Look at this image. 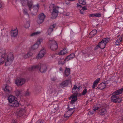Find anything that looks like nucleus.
Instances as JSON below:
<instances>
[{
	"instance_id": "e433bc0d",
	"label": "nucleus",
	"mask_w": 123,
	"mask_h": 123,
	"mask_svg": "<svg viewBox=\"0 0 123 123\" xmlns=\"http://www.w3.org/2000/svg\"><path fill=\"white\" fill-rule=\"evenodd\" d=\"M30 26V23L29 22H27L24 25V27L26 28H28Z\"/></svg>"
},
{
	"instance_id": "e2e57ef3",
	"label": "nucleus",
	"mask_w": 123,
	"mask_h": 123,
	"mask_svg": "<svg viewBox=\"0 0 123 123\" xmlns=\"http://www.w3.org/2000/svg\"><path fill=\"white\" fill-rule=\"evenodd\" d=\"M79 6H81V5H79L78 4V5H77V7H78Z\"/></svg>"
},
{
	"instance_id": "5701e85b",
	"label": "nucleus",
	"mask_w": 123,
	"mask_h": 123,
	"mask_svg": "<svg viewBox=\"0 0 123 123\" xmlns=\"http://www.w3.org/2000/svg\"><path fill=\"white\" fill-rule=\"evenodd\" d=\"M8 100L10 103L9 104H10L15 100V97L12 95L10 96L8 98Z\"/></svg>"
},
{
	"instance_id": "79ce46f5",
	"label": "nucleus",
	"mask_w": 123,
	"mask_h": 123,
	"mask_svg": "<svg viewBox=\"0 0 123 123\" xmlns=\"http://www.w3.org/2000/svg\"><path fill=\"white\" fill-rule=\"evenodd\" d=\"M44 121L43 120L40 119L38 120L36 123H43Z\"/></svg>"
},
{
	"instance_id": "a878e982",
	"label": "nucleus",
	"mask_w": 123,
	"mask_h": 123,
	"mask_svg": "<svg viewBox=\"0 0 123 123\" xmlns=\"http://www.w3.org/2000/svg\"><path fill=\"white\" fill-rule=\"evenodd\" d=\"M97 31L96 30H92L90 33L89 37L91 38L94 36L97 33Z\"/></svg>"
},
{
	"instance_id": "4be33fe9",
	"label": "nucleus",
	"mask_w": 123,
	"mask_h": 123,
	"mask_svg": "<svg viewBox=\"0 0 123 123\" xmlns=\"http://www.w3.org/2000/svg\"><path fill=\"white\" fill-rule=\"evenodd\" d=\"M19 104L17 100H15L11 104H9V105L11 106H12L14 107H17L18 106Z\"/></svg>"
},
{
	"instance_id": "4c0bfd02",
	"label": "nucleus",
	"mask_w": 123,
	"mask_h": 123,
	"mask_svg": "<svg viewBox=\"0 0 123 123\" xmlns=\"http://www.w3.org/2000/svg\"><path fill=\"white\" fill-rule=\"evenodd\" d=\"M109 40L110 39L108 38H106L103 39L102 41L106 44V43L109 42Z\"/></svg>"
},
{
	"instance_id": "1a4fd4ad",
	"label": "nucleus",
	"mask_w": 123,
	"mask_h": 123,
	"mask_svg": "<svg viewBox=\"0 0 123 123\" xmlns=\"http://www.w3.org/2000/svg\"><path fill=\"white\" fill-rule=\"evenodd\" d=\"M25 112L24 109L19 108L17 110L16 114L18 117H20L23 116Z\"/></svg>"
},
{
	"instance_id": "39448f33",
	"label": "nucleus",
	"mask_w": 123,
	"mask_h": 123,
	"mask_svg": "<svg viewBox=\"0 0 123 123\" xmlns=\"http://www.w3.org/2000/svg\"><path fill=\"white\" fill-rule=\"evenodd\" d=\"M26 81L23 78L17 79L15 81L16 84L18 86H21L24 84Z\"/></svg>"
},
{
	"instance_id": "69168bd1",
	"label": "nucleus",
	"mask_w": 123,
	"mask_h": 123,
	"mask_svg": "<svg viewBox=\"0 0 123 123\" xmlns=\"http://www.w3.org/2000/svg\"><path fill=\"white\" fill-rule=\"evenodd\" d=\"M2 5L0 3V8L2 7Z\"/></svg>"
},
{
	"instance_id": "a211bd4d",
	"label": "nucleus",
	"mask_w": 123,
	"mask_h": 123,
	"mask_svg": "<svg viewBox=\"0 0 123 123\" xmlns=\"http://www.w3.org/2000/svg\"><path fill=\"white\" fill-rule=\"evenodd\" d=\"M59 109V106L57 104H54L53 105L51 111L53 113H55Z\"/></svg>"
},
{
	"instance_id": "f257e3e1",
	"label": "nucleus",
	"mask_w": 123,
	"mask_h": 123,
	"mask_svg": "<svg viewBox=\"0 0 123 123\" xmlns=\"http://www.w3.org/2000/svg\"><path fill=\"white\" fill-rule=\"evenodd\" d=\"M13 59L14 57L12 53H10L7 55L5 53L4 50H0V64H3L5 62L6 65H9Z\"/></svg>"
},
{
	"instance_id": "473e14b6",
	"label": "nucleus",
	"mask_w": 123,
	"mask_h": 123,
	"mask_svg": "<svg viewBox=\"0 0 123 123\" xmlns=\"http://www.w3.org/2000/svg\"><path fill=\"white\" fill-rule=\"evenodd\" d=\"M56 92V91L55 89L51 88V93L53 95H55Z\"/></svg>"
},
{
	"instance_id": "bb28decb",
	"label": "nucleus",
	"mask_w": 123,
	"mask_h": 123,
	"mask_svg": "<svg viewBox=\"0 0 123 123\" xmlns=\"http://www.w3.org/2000/svg\"><path fill=\"white\" fill-rule=\"evenodd\" d=\"M98 88L100 90H102L105 88V85L104 82H102L99 84L98 86Z\"/></svg>"
},
{
	"instance_id": "2f4dec72",
	"label": "nucleus",
	"mask_w": 123,
	"mask_h": 123,
	"mask_svg": "<svg viewBox=\"0 0 123 123\" xmlns=\"http://www.w3.org/2000/svg\"><path fill=\"white\" fill-rule=\"evenodd\" d=\"M100 114L102 115H104L106 112V111L105 108H102L99 111Z\"/></svg>"
},
{
	"instance_id": "de8ad7c7",
	"label": "nucleus",
	"mask_w": 123,
	"mask_h": 123,
	"mask_svg": "<svg viewBox=\"0 0 123 123\" xmlns=\"http://www.w3.org/2000/svg\"><path fill=\"white\" fill-rule=\"evenodd\" d=\"M76 101L77 100H71L70 101V103L71 104H74Z\"/></svg>"
},
{
	"instance_id": "412c9836",
	"label": "nucleus",
	"mask_w": 123,
	"mask_h": 123,
	"mask_svg": "<svg viewBox=\"0 0 123 123\" xmlns=\"http://www.w3.org/2000/svg\"><path fill=\"white\" fill-rule=\"evenodd\" d=\"M74 94H73L69 98V99H71L72 98V100H77V92H74L73 93Z\"/></svg>"
},
{
	"instance_id": "09e8293b",
	"label": "nucleus",
	"mask_w": 123,
	"mask_h": 123,
	"mask_svg": "<svg viewBox=\"0 0 123 123\" xmlns=\"http://www.w3.org/2000/svg\"><path fill=\"white\" fill-rule=\"evenodd\" d=\"M100 108L98 107H95L94 108V109H93L94 112H95V111L97 110L98 109Z\"/></svg>"
},
{
	"instance_id": "a19ab883",
	"label": "nucleus",
	"mask_w": 123,
	"mask_h": 123,
	"mask_svg": "<svg viewBox=\"0 0 123 123\" xmlns=\"http://www.w3.org/2000/svg\"><path fill=\"white\" fill-rule=\"evenodd\" d=\"M40 32H34L31 35V36H33L35 35H37L38 34L40 33Z\"/></svg>"
},
{
	"instance_id": "72a5a7b5",
	"label": "nucleus",
	"mask_w": 123,
	"mask_h": 123,
	"mask_svg": "<svg viewBox=\"0 0 123 123\" xmlns=\"http://www.w3.org/2000/svg\"><path fill=\"white\" fill-rule=\"evenodd\" d=\"M66 53V49H63L59 53V55H64Z\"/></svg>"
},
{
	"instance_id": "9d476101",
	"label": "nucleus",
	"mask_w": 123,
	"mask_h": 123,
	"mask_svg": "<svg viewBox=\"0 0 123 123\" xmlns=\"http://www.w3.org/2000/svg\"><path fill=\"white\" fill-rule=\"evenodd\" d=\"M42 39L41 38L38 39L37 41L35 44H34L32 47L31 49L33 50H35L37 49L41 42L42 41Z\"/></svg>"
},
{
	"instance_id": "f03ea898",
	"label": "nucleus",
	"mask_w": 123,
	"mask_h": 123,
	"mask_svg": "<svg viewBox=\"0 0 123 123\" xmlns=\"http://www.w3.org/2000/svg\"><path fill=\"white\" fill-rule=\"evenodd\" d=\"M31 68L32 71L39 69L41 73H43L46 72L47 67L46 65L44 64H39L32 66Z\"/></svg>"
},
{
	"instance_id": "5fc2aeb1",
	"label": "nucleus",
	"mask_w": 123,
	"mask_h": 123,
	"mask_svg": "<svg viewBox=\"0 0 123 123\" xmlns=\"http://www.w3.org/2000/svg\"><path fill=\"white\" fill-rule=\"evenodd\" d=\"M82 9L85 11V10H87V8L86 7V6H84L82 7Z\"/></svg>"
},
{
	"instance_id": "bf43d9fd",
	"label": "nucleus",
	"mask_w": 123,
	"mask_h": 123,
	"mask_svg": "<svg viewBox=\"0 0 123 123\" xmlns=\"http://www.w3.org/2000/svg\"><path fill=\"white\" fill-rule=\"evenodd\" d=\"M88 114L89 115H92L93 114V113L91 112L90 111L89 112Z\"/></svg>"
},
{
	"instance_id": "338daca9",
	"label": "nucleus",
	"mask_w": 123,
	"mask_h": 123,
	"mask_svg": "<svg viewBox=\"0 0 123 123\" xmlns=\"http://www.w3.org/2000/svg\"><path fill=\"white\" fill-rule=\"evenodd\" d=\"M77 88H78V89H79L80 88V86H79V87H78Z\"/></svg>"
},
{
	"instance_id": "6e6552de",
	"label": "nucleus",
	"mask_w": 123,
	"mask_h": 123,
	"mask_svg": "<svg viewBox=\"0 0 123 123\" xmlns=\"http://www.w3.org/2000/svg\"><path fill=\"white\" fill-rule=\"evenodd\" d=\"M45 16L43 13H42L39 14L38 18L37 20V23L39 24L42 23L43 21Z\"/></svg>"
},
{
	"instance_id": "052dcab7",
	"label": "nucleus",
	"mask_w": 123,
	"mask_h": 123,
	"mask_svg": "<svg viewBox=\"0 0 123 123\" xmlns=\"http://www.w3.org/2000/svg\"><path fill=\"white\" fill-rule=\"evenodd\" d=\"M59 70L61 71H62L63 70L62 68L60 67L59 68Z\"/></svg>"
},
{
	"instance_id": "4468645a",
	"label": "nucleus",
	"mask_w": 123,
	"mask_h": 123,
	"mask_svg": "<svg viewBox=\"0 0 123 123\" xmlns=\"http://www.w3.org/2000/svg\"><path fill=\"white\" fill-rule=\"evenodd\" d=\"M70 68H66L64 74V76L65 77H67L70 74Z\"/></svg>"
},
{
	"instance_id": "37998d69",
	"label": "nucleus",
	"mask_w": 123,
	"mask_h": 123,
	"mask_svg": "<svg viewBox=\"0 0 123 123\" xmlns=\"http://www.w3.org/2000/svg\"><path fill=\"white\" fill-rule=\"evenodd\" d=\"M78 87H77V86L76 85H74V87L72 89V92L73 93H74V92L73 90H76V89Z\"/></svg>"
},
{
	"instance_id": "c03bdc74",
	"label": "nucleus",
	"mask_w": 123,
	"mask_h": 123,
	"mask_svg": "<svg viewBox=\"0 0 123 123\" xmlns=\"http://www.w3.org/2000/svg\"><path fill=\"white\" fill-rule=\"evenodd\" d=\"M80 12L81 14H84L85 13V11L82 9H81L80 10Z\"/></svg>"
},
{
	"instance_id": "a18cd8bd",
	"label": "nucleus",
	"mask_w": 123,
	"mask_h": 123,
	"mask_svg": "<svg viewBox=\"0 0 123 123\" xmlns=\"http://www.w3.org/2000/svg\"><path fill=\"white\" fill-rule=\"evenodd\" d=\"M30 93L28 91V90L27 89L26 91L25 92V95L26 96H28L30 95Z\"/></svg>"
},
{
	"instance_id": "7c9ffc66",
	"label": "nucleus",
	"mask_w": 123,
	"mask_h": 123,
	"mask_svg": "<svg viewBox=\"0 0 123 123\" xmlns=\"http://www.w3.org/2000/svg\"><path fill=\"white\" fill-rule=\"evenodd\" d=\"M15 93L16 95L17 96L19 95L22 96L23 93V91H21L17 90L15 91Z\"/></svg>"
},
{
	"instance_id": "9b49d317",
	"label": "nucleus",
	"mask_w": 123,
	"mask_h": 123,
	"mask_svg": "<svg viewBox=\"0 0 123 123\" xmlns=\"http://www.w3.org/2000/svg\"><path fill=\"white\" fill-rule=\"evenodd\" d=\"M58 13V12L55 7L54 8L53 11L51 13L52 17H51L53 19L55 18L57 16Z\"/></svg>"
},
{
	"instance_id": "3c124183",
	"label": "nucleus",
	"mask_w": 123,
	"mask_h": 123,
	"mask_svg": "<svg viewBox=\"0 0 123 123\" xmlns=\"http://www.w3.org/2000/svg\"><path fill=\"white\" fill-rule=\"evenodd\" d=\"M68 111H69L71 112V111H72L73 110H74V109H75V108H70L69 107V106L68 105Z\"/></svg>"
},
{
	"instance_id": "7ed1b4c3",
	"label": "nucleus",
	"mask_w": 123,
	"mask_h": 123,
	"mask_svg": "<svg viewBox=\"0 0 123 123\" xmlns=\"http://www.w3.org/2000/svg\"><path fill=\"white\" fill-rule=\"evenodd\" d=\"M122 100L121 98H119L118 97L113 94L111 97V101L116 103L120 102Z\"/></svg>"
},
{
	"instance_id": "13d9d810",
	"label": "nucleus",
	"mask_w": 123,
	"mask_h": 123,
	"mask_svg": "<svg viewBox=\"0 0 123 123\" xmlns=\"http://www.w3.org/2000/svg\"><path fill=\"white\" fill-rule=\"evenodd\" d=\"M120 18L122 19V21L123 22V15L121 17H120Z\"/></svg>"
},
{
	"instance_id": "6ab92c4d",
	"label": "nucleus",
	"mask_w": 123,
	"mask_h": 123,
	"mask_svg": "<svg viewBox=\"0 0 123 123\" xmlns=\"http://www.w3.org/2000/svg\"><path fill=\"white\" fill-rule=\"evenodd\" d=\"M75 56V54L74 53H72L68 56L65 58V61H68L69 60L72 59Z\"/></svg>"
},
{
	"instance_id": "ea45409f",
	"label": "nucleus",
	"mask_w": 123,
	"mask_h": 123,
	"mask_svg": "<svg viewBox=\"0 0 123 123\" xmlns=\"http://www.w3.org/2000/svg\"><path fill=\"white\" fill-rule=\"evenodd\" d=\"M95 17H100L101 16V14L100 13H95Z\"/></svg>"
},
{
	"instance_id": "c756f323",
	"label": "nucleus",
	"mask_w": 123,
	"mask_h": 123,
	"mask_svg": "<svg viewBox=\"0 0 123 123\" xmlns=\"http://www.w3.org/2000/svg\"><path fill=\"white\" fill-rule=\"evenodd\" d=\"M104 82L105 85V88H108L110 87L111 85L110 81L109 80H107Z\"/></svg>"
},
{
	"instance_id": "dca6fc26",
	"label": "nucleus",
	"mask_w": 123,
	"mask_h": 123,
	"mask_svg": "<svg viewBox=\"0 0 123 123\" xmlns=\"http://www.w3.org/2000/svg\"><path fill=\"white\" fill-rule=\"evenodd\" d=\"M56 26V24H53L52 25H51L49 27V28L48 30V34L50 35L52 32H53V29L55 28Z\"/></svg>"
},
{
	"instance_id": "864d4df0",
	"label": "nucleus",
	"mask_w": 123,
	"mask_h": 123,
	"mask_svg": "<svg viewBox=\"0 0 123 123\" xmlns=\"http://www.w3.org/2000/svg\"><path fill=\"white\" fill-rule=\"evenodd\" d=\"M95 13L92 14H90V16L91 17H95Z\"/></svg>"
},
{
	"instance_id": "cd10ccee",
	"label": "nucleus",
	"mask_w": 123,
	"mask_h": 123,
	"mask_svg": "<svg viewBox=\"0 0 123 123\" xmlns=\"http://www.w3.org/2000/svg\"><path fill=\"white\" fill-rule=\"evenodd\" d=\"M100 80V78H98L94 81L92 86L93 89H94L95 87L97 86Z\"/></svg>"
},
{
	"instance_id": "aec40b11",
	"label": "nucleus",
	"mask_w": 123,
	"mask_h": 123,
	"mask_svg": "<svg viewBox=\"0 0 123 123\" xmlns=\"http://www.w3.org/2000/svg\"><path fill=\"white\" fill-rule=\"evenodd\" d=\"M18 34V31L17 30H12L11 31V36L16 37Z\"/></svg>"
},
{
	"instance_id": "8fccbe9b",
	"label": "nucleus",
	"mask_w": 123,
	"mask_h": 123,
	"mask_svg": "<svg viewBox=\"0 0 123 123\" xmlns=\"http://www.w3.org/2000/svg\"><path fill=\"white\" fill-rule=\"evenodd\" d=\"M99 48H100V46L98 44L95 47L94 49L95 50H96L97 49Z\"/></svg>"
},
{
	"instance_id": "f704fd0d",
	"label": "nucleus",
	"mask_w": 123,
	"mask_h": 123,
	"mask_svg": "<svg viewBox=\"0 0 123 123\" xmlns=\"http://www.w3.org/2000/svg\"><path fill=\"white\" fill-rule=\"evenodd\" d=\"M66 61H65V59H61L58 62V63L60 64H63L65 63V62Z\"/></svg>"
},
{
	"instance_id": "4d7b16f0",
	"label": "nucleus",
	"mask_w": 123,
	"mask_h": 123,
	"mask_svg": "<svg viewBox=\"0 0 123 123\" xmlns=\"http://www.w3.org/2000/svg\"><path fill=\"white\" fill-rule=\"evenodd\" d=\"M85 55L86 58H88L90 57V55L86 54Z\"/></svg>"
},
{
	"instance_id": "2eb2a0df",
	"label": "nucleus",
	"mask_w": 123,
	"mask_h": 123,
	"mask_svg": "<svg viewBox=\"0 0 123 123\" xmlns=\"http://www.w3.org/2000/svg\"><path fill=\"white\" fill-rule=\"evenodd\" d=\"M3 89L4 91L7 93H10L12 90V88L7 85H6L5 88Z\"/></svg>"
},
{
	"instance_id": "0eeeda50",
	"label": "nucleus",
	"mask_w": 123,
	"mask_h": 123,
	"mask_svg": "<svg viewBox=\"0 0 123 123\" xmlns=\"http://www.w3.org/2000/svg\"><path fill=\"white\" fill-rule=\"evenodd\" d=\"M39 8V4H37V5L34 6L30 10L31 12L32 15H35L37 13Z\"/></svg>"
},
{
	"instance_id": "c85d7f7f",
	"label": "nucleus",
	"mask_w": 123,
	"mask_h": 123,
	"mask_svg": "<svg viewBox=\"0 0 123 123\" xmlns=\"http://www.w3.org/2000/svg\"><path fill=\"white\" fill-rule=\"evenodd\" d=\"M98 44L100 46V48L101 49H103L105 48L106 44L102 40Z\"/></svg>"
},
{
	"instance_id": "6e6d98bb",
	"label": "nucleus",
	"mask_w": 123,
	"mask_h": 123,
	"mask_svg": "<svg viewBox=\"0 0 123 123\" xmlns=\"http://www.w3.org/2000/svg\"><path fill=\"white\" fill-rule=\"evenodd\" d=\"M24 58H25V59H26V58H29L28 56V55H27V54H26L25 55H24Z\"/></svg>"
},
{
	"instance_id": "680f3d73",
	"label": "nucleus",
	"mask_w": 123,
	"mask_h": 123,
	"mask_svg": "<svg viewBox=\"0 0 123 123\" xmlns=\"http://www.w3.org/2000/svg\"><path fill=\"white\" fill-rule=\"evenodd\" d=\"M24 13L26 14H28L27 12L26 11H24Z\"/></svg>"
},
{
	"instance_id": "58836bf2",
	"label": "nucleus",
	"mask_w": 123,
	"mask_h": 123,
	"mask_svg": "<svg viewBox=\"0 0 123 123\" xmlns=\"http://www.w3.org/2000/svg\"><path fill=\"white\" fill-rule=\"evenodd\" d=\"M87 92V89L86 88H85L83 91L82 93V95H84L86 94Z\"/></svg>"
},
{
	"instance_id": "423d86ee",
	"label": "nucleus",
	"mask_w": 123,
	"mask_h": 123,
	"mask_svg": "<svg viewBox=\"0 0 123 123\" xmlns=\"http://www.w3.org/2000/svg\"><path fill=\"white\" fill-rule=\"evenodd\" d=\"M33 1L32 0H23L22 1V4L23 6L24 5V4L27 3V6L30 10H31V9L33 6Z\"/></svg>"
},
{
	"instance_id": "b1692460",
	"label": "nucleus",
	"mask_w": 123,
	"mask_h": 123,
	"mask_svg": "<svg viewBox=\"0 0 123 123\" xmlns=\"http://www.w3.org/2000/svg\"><path fill=\"white\" fill-rule=\"evenodd\" d=\"M123 40V34L115 42V44L116 45H119Z\"/></svg>"
},
{
	"instance_id": "603ef678",
	"label": "nucleus",
	"mask_w": 123,
	"mask_h": 123,
	"mask_svg": "<svg viewBox=\"0 0 123 123\" xmlns=\"http://www.w3.org/2000/svg\"><path fill=\"white\" fill-rule=\"evenodd\" d=\"M56 79V77H53L51 78V80L52 81H55Z\"/></svg>"
},
{
	"instance_id": "ddd939ff",
	"label": "nucleus",
	"mask_w": 123,
	"mask_h": 123,
	"mask_svg": "<svg viewBox=\"0 0 123 123\" xmlns=\"http://www.w3.org/2000/svg\"><path fill=\"white\" fill-rule=\"evenodd\" d=\"M69 82H71V80H66L63 81L60 84V86L62 87L67 86L68 85Z\"/></svg>"
},
{
	"instance_id": "c9c22d12",
	"label": "nucleus",
	"mask_w": 123,
	"mask_h": 123,
	"mask_svg": "<svg viewBox=\"0 0 123 123\" xmlns=\"http://www.w3.org/2000/svg\"><path fill=\"white\" fill-rule=\"evenodd\" d=\"M79 1L80 4L83 5H85L86 3L85 0H79Z\"/></svg>"
},
{
	"instance_id": "49530a36",
	"label": "nucleus",
	"mask_w": 123,
	"mask_h": 123,
	"mask_svg": "<svg viewBox=\"0 0 123 123\" xmlns=\"http://www.w3.org/2000/svg\"><path fill=\"white\" fill-rule=\"evenodd\" d=\"M27 54L29 58L31 56L33 55L32 53L31 52H29Z\"/></svg>"
},
{
	"instance_id": "774afa93",
	"label": "nucleus",
	"mask_w": 123,
	"mask_h": 123,
	"mask_svg": "<svg viewBox=\"0 0 123 123\" xmlns=\"http://www.w3.org/2000/svg\"><path fill=\"white\" fill-rule=\"evenodd\" d=\"M12 123H16V122H14Z\"/></svg>"
},
{
	"instance_id": "f8f14e48",
	"label": "nucleus",
	"mask_w": 123,
	"mask_h": 123,
	"mask_svg": "<svg viewBox=\"0 0 123 123\" xmlns=\"http://www.w3.org/2000/svg\"><path fill=\"white\" fill-rule=\"evenodd\" d=\"M46 52L45 49H42L39 52L38 56L37 57V58L39 59H41L44 56Z\"/></svg>"
},
{
	"instance_id": "393cba45",
	"label": "nucleus",
	"mask_w": 123,
	"mask_h": 123,
	"mask_svg": "<svg viewBox=\"0 0 123 123\" xmlns=\"http://www.w3.org/2000/svg\"><path fill=\"white\" fill-rule=\"evenodd\" d=\"M74 111L73 112H70L69 111H68L64 115V117H70L73 113Z\"/></svg>"
},
{
	"instance_id": "f3484780",
	"label": "nucleus",
	"mask_w": 123,
	"mask_h": 123,
	"mask_svg": "<svg viewBox=\"0 0 123 123\" xmlns=\"http://www.w3.org/2000/svg\"><path fill=\"white\" fill-rule=\"evenodd\" d=\"M123 92V87L115 91L112 93V94L116 96L121 94Z\"/></svg>"
},
{
	"instance_id": "20e7f679",
	"label": "nucleus",
	"mask_w": 123,
	"mask_h": 123,
	"mask_svg": "<svg viewBox=\"0 0 123 123\" xmlns=\"http://www.w3.org/2000/svg\"><path fill=\"white\" fill-rule=\"evenodd\" d=\"M49 42L50 44V48L52 50H54L57 49L58 45L55 41L50 40Z\"/></svg>"
},
{
	"instance_id": "0e129e2a",
	"label": "nucleus",
	"mask_w": 123,
	"mask_h": 123,
	"mask_svg": "<svg viewBox=\"0 0 123 123\" xmlns=\"http://www.w3.org/2000/svg\"><path fill=\"white\" fill-rule=\"evenodd\" d=\"M46 0H41V1L43 2H44Z\"/></svg>"
}]
</instances>
